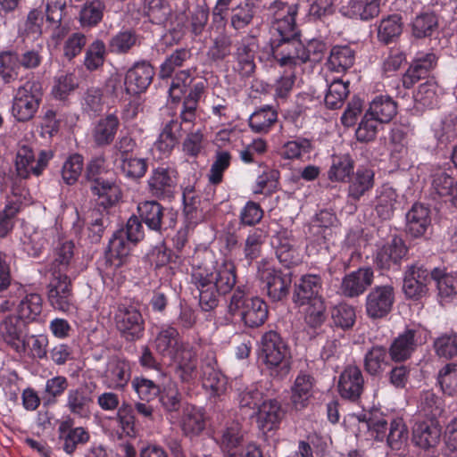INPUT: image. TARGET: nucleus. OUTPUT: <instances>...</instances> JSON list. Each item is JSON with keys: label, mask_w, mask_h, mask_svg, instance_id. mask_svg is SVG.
I'll list each match as a JSON object with an SVG mask.
<instances>
[{"label": "nucleus", "mask_w": 457, "mask_h": 457, "mask_svg": "<svg viewBox=\"0 0 457 457\" xmlns=\"http://www.w3.org/2000/svg\"><path fill=\"white\" fill-rule=\"evenodd\" d=\"M349 92V81L345 82L342 79H334L328 87L324 99L326 106L329 109L342 107Z\"/></svg>", "instance_id": "6e6d98bb"}, {"label": "nucleus", "mask_w": 457, "mask_h": 457, "mask_svg": "<svg viewBox=\"0 0 457 457\" xmlns=\"http://www.w3.org/2000/svg\"><path fill=\"white\" fill-rule=\"evenodd\" d=\"M191 282L198 290L201 309L210 312L218 306L221 295L235 287L236 269L232 264H224L215 270L197 267L193 269Z\"/></svg>", "instance_id": "f03ea898"}, {"label": "nucleus", "mask_w": 457, "mask_h": 457, "mask_svg": "<svg viewBox=\"0 0 457 457\" xmlns=\"http://www.w3.org/2000/svg\"><path fill=\"white\" fill-rule=\"evenodd\" d=\"M284 414L280 403L276 399L263 401L258 409V426L263 433L276 429Z\"/></svg>", "instance_id": "c85d7f7f"}, {"label": "nucleus", "mask_w": 457, "mask_h": 457, "mask_svg": "<svg viewBox=\"0 0 457 457\" xmlns=\"http://www.w3.org/2000/svg\"><path fill=\"white\" fill-rule=\"evenodd\" d=\"M84 168V158L79 154H71L62 167V178L67 185L75 184Z\"/></svg>", "instance_id": "69168bd1"}, {"label": "nucleus", "mask_w": 457, "mask_h": 457, "mask_svg": "<svg viewBox=\"0 0 457 457\" xmlns=\"http://www.w3.org/2000/svg\"><path fill=\"white\" fill-rule=\"evenodd\" d=\"M416 104L426 108H434L439 103V93L437 83L433 79H428L420 84L414 94Z\"/></svg>", "instance_id": "bf43d9fd"}, {"label": "nucleus", "mask_w": 457, "mask_h": 457, "mask_svg": "<svg viewBox=\"0 0 457 457\" xmlns=\"http://www.w3.org/2000/svg\"><path fill=\"white\" fill-rule=\"evenodd\" d=\"M373 278L371 268H359L344 277L340 287L341 292L346 297H357L372 284Z\"/></svg>", "instance_id": "5701e85b"}, {"label": "nucleus", "mask_w": 457, "mask_h": 457, "mask_svg": "<svg viewBox=\"0 0 457 457\" xmlns=\"http://www.w3.org/2000/svg\"><path fill=\"white\" fill-rule=\"evenodd\" d=\"M201 378L203 386L210 392L211 397H220L227 390V378L217 368V361L212 353L202 360Z\"/></svg>", "instance_id": "dca6fc26"}, {"label": "nucleus", "mask_w": 457, "mask_h": 457, "mask_svg": "<svg viewBox=\"0 0 457 457\" xmlns=\"http://www.w3.org/2000/svg\"><path fill=\"white\" fill-rule=\"evenodd\" d=\"M419 411L428 420H436L444 411L443 400L433 391H423L420 395Z\"/></svg>", "instance_id": "864d4df0"}, {"label": "nucleus", "mask_w": 457, "mask_h": 457, "mask_svg": "<svg viewBox=\"0 0 457 457\" xmlns=\"http://www.w3.org/2000/svg\"><path fill=\"white\" fill-rule=\"evenodd\" d=\"M398 195L393 187L384 185L378 191L374 202V211L382 220H390L395 212Z\"/></svg>", "instance_id": "72a5a7b5"}, {"label": "nucleus", "mask_w": 457, "mask_h": 457, "mask_svg": "<svg viewBox=\"0 0 457 457\" xmlns=\"http://www.w3.org/2000/svg\"><path fill=\"white\" fill-rule=\"evenodd\" d=\"M156 351L162 356L169 359H177L180 353L191 346L179 340L178 329L172 326L161 328L154 339Z\"/></svg>", "instance_id": "412c9836"}, {"label": "nucleus", "mask_w": 457, "mask_h": 457, "mask_svg": "<svg viewBox=\"0 0 457 457\" xmlns=\"http://www.w3.org/2000/svg\"><path fill=\"white\" fill-rule=\"evenodd\" d=\"M180 137L181 124L177 120H170L162 128L154 145L162 155L168 156Z\"/></svg>", "instance_id": "4c0bfd02"}, {"label": "nucleus", "mask_w": 457, "mask_h": 457, "mask_svg": "<svg viewBox=\"0 0 457 457\" xmlns=\"http://www.w3.org/2000/svg\"><path fill=\"white\" fill-rule=\"evenodd\" d=\"M159 401L164 411L174 418L178 415L180 409L187 403H183L182 395L176 386H169L161 391Z\"/></svg>", "instance_id": "052dcab7"}, {"label": "nucleus", "mask_w": 457, "mask_h": 457, "mask_svg": "<svg viewBox=\"0 0 457 457\" xmlns=\"http://www.w3.org/2000/svg\"><path fill=\"white\" fill-rule=\"evenodd\" d=\"M409 437L408 428L403 419L397 418L391 420L388 434L386 438L387 445L392 450H400Z\"/></svg>", "instance_id": "e2e57ef3"}, {"label": "nucleus", "mask_w": 457, "mask_h": 457, "mask_svg": "<svg viewBox=\"0 0 457 457\" xmlns=\"http://www.w3.org/2000/svg\"><path fill=\"white\" fill-rule=\"evenodd\" d=\"M43 300L40 295L28 294L18 305L19 316L23 320H35L41 313Z\"/></svg>", "instance_id": "0e129e2a"}, {"label": "nucleus", "mask_w": 457, "mask_h": 457, "mask_svg": "<svg viewBox=\"0 0 457 457\" xmlns=\"http://www.w3.org/2000/svg\"><path fill=\"white\" fill-rule=\"evenodd\" d=\"M270 11L273 17L270 40L271 56L281 67H295L301 63L302 49L301 31L295 22L298 7L275 1Z\"/></svg>", "instance_id": "f257e3e1"}, {"label": "nucleus", "mask_w": 457, "mask_h": 457, "mask_svg": "<svg viewBox=\"0 0 457 457\" xmlns=\"http://www.w3.org/2000/svg\"><path fill=\"white\" fill-rule=\"evenodd\" d=\"M430 209L423 204H414L406 213V232L412 237H423L431 226Z\"/></svg>", "instance_id": "a878e982"}, {"label": "nucleus", "mask_w": 457, "mask_h": 457, "mask_svg": "<svg viewBox=\"0 0 457 457\" xmlns=\"http://www.w3.org/2000/svg\"><path fill=\"white\" fill-rule=\"evenodd\" d=\"M192 59V52L187 47H179L167 54L159 69V77L162 79H170L178 69L186 67Z\"/></svg>", "instance_id": "c9c22d12"}, {"label": "nucleus", "mask_w": 457, "mask_h": 457, "mask_svg": "<svg viewBox=\"0 0 457 457\" xmlns=\"http://www.w3.org/2000/svg\"><path fill=\"white\" fill-rule=\"evenodd\" d=\"M375 186V171L360 166L348 179L347 200L356 204L368 195Z\"/></svg>", "instance_id": "4be33fe9"}, {"label": "nucleus", "mask_w": 457, "mask_h": 457, "mask_svg": "<svg viewBox=\"0 0 457 457\" xmlns=\"http://www.w3.org/2000/svg\"><path fill=\"white\" fill-rule=\"evenodd\" d=\"M328 62L337 71H346L354 62V51L347 46H334L330 51Z\"/></svg>", "instance_id": "680f3d73"}, {"label": "nucleus", "mask_w": 457, "mask_h": 457, "mask_svg": "<svg viewBox=\"0 0 457 457\" xmlns=\"http://www.w3.org/2000/svg\"><path fill=\"white\" fill-rule=\"evenodd\" d=\"M143 14L153 24H164L170 15V8L167 0H144Z\"/></svg>", "instance_id": "8fccbe9b"}, {"label": "nucleus", "mask_w": 457, "mask_h": 457, "mask_svg": "<svg viewBox=\"0 0 457 457\" xmlns=\"http://www.w3.org/2000/svg\"><path fill=\"white\" fill-rule=\"evenodd\" d=\"M138 218L150 231L162 235L168 228L174 226L172 217L166 220V210L156 201H145L137 205Z\"/></svg>", "instance_id": "ddd939ff"}, {"label": "nucleus", "mask_w": 457, "mask_h": 457, "mask_svg": "<svg viewBox=\"0 0 457 457\" xmlns=\"http://www.w3.org/2000/svg\"><path fill=\"white\" fill-rule=\"evenodd\" d=\"M49 159L48 154L41 151L36 160L32 149L23 145L16 154L15 168L17 175L21 179H28L30 174L39 176L46 167Z\"/></svg>", "instance_id": "aec40b11"}, {"label": "nucleus", "mask_w": 457, "mask_h": 457, "mask_svg": "<svg viewBox=\"0 0 457 457\" xmlns=\"http://www.w3.org/2000/svg\"><path fill=\"white\" fill-rule=\"evenodd\" d=\"M436 61L437 58L433 53L420 54L403 75V86L411 88L420 79L427 78L436 66Z\"/></svg>", "instance_id": "393cba45"}, {"label": "nucleus", "mask_w": 457, "mask_h": 457, "mask_svg": "<svg viewBox=\"0 0 457 457\" xmlns=\"http://www.w3.org/2000/svg\"><path fill=\"white\" fill-rule=\"evenodd\" d=\"M337 389L340 396L352 403H357L364 390V378L361 369L348 365L341 372Z\"/></svg>", "instance_id": "a211bd4d"}, {"label": "nucleus", "mask_w": 457, "mask_h": 457, "mask_svg": "<svg viewBox=\"0 0 457 457\" xmlns=\"http://www.w3.org/2000/svg\"><path fill=\"white\" fill-rule=\"evenodd\" d=\"M382 0H350L343 13L353 19L370 21L380 12Z\"/></svg>", "instance_id": "473e14b6"}, {"label": "nucleus", "mask_w": 457, "mask_h": 457, "mask_svg": "<svg viewBox=\"0 0 457 457\" xmlns=\"http://www.w3.org/2000/svg\"><path fill=\"white\" fill-rule=\"evenodd\" d=\"M408 253V247L402 238L395 237L377 250L375 264L380 270H397Z\"/></svg>", "instance_id": "6ab92c4d"}, {"label": "nucleus", "mask_w": 457, "mask_h": 457, "mask_svg": "<svg viewBox=\"0 0 457 457\" xmlns=\"http://www.w3.org/2000/svg\"><path fill=\"white\" fill-rule=\"evenodd\" d=\"M441 436V428L436 420H428L416 422L412 428V442L427 450L437 445Z\"/></svg>", "instance_id": "bb28decb"}, {"label": "nucleus", "mask_w": 457, "mask_h": 457, "mask_svg": "<svg viewBox=\"0 0 457 457\" xmlns=\"http://www.w3.org/2000/svg\"><path fill=\"white\" fill-rule=\"evenodd\" d=\"M114 322L120 337L127 342L140 339L145 331V320L139 310L132 305H119Z\"/></svg>", "instance_id": "6e6552de"}, {"label": "nucleus", "mask_w": 457, "mask_h": 457, "mask_svg": "<svg viewBox=\"0 0 457 457\" xmlns=\"http://www.w3.org/2000/svg\"><path fill=\"white\" fill-rule=\"evenodd\" d=\"M171 361H177L178 365L175 369L176 376L183 383H191L197 377L195 353L193 348L186 349L184 353H180L177 359Z\"/></svg>", "instance_id": "c03bdc74"}, {"label": "nucleus", "mask_w": 457, "mask_h": 457, "mask_svg": "<svg viewBox=\"0 0 457 457\" xmlns=\"http://www.w3.org/2000/svg\"><path fill=\"white\" fill-rule=\"evenodd\" d=\"M154 67L146 61L136 62L128 70L124 78V89L129 96L145 92L153 81Z\"/></svg>", "instance_id": "f3484780"}, {"label": "nucleus", "mask_w": 457, "mask_h": 457, "mask_svg": "<svg viewBox=\"0 0 457 457\" xmlns=\"http://www.w3.org/2000/svg\"><path fill=\"white\" fill-rule=\"evenodd\" d=\"M74 256V244L65 241L55 249L54 259L51 262L50 271L52 276L69 275L72 269Z\"/></svg>", "instance_id": "e433bc0d"}, {"label": "nucleus", "mask_w": 457, "mask_h": 457, "mask_svg": "<svg viewBox=\"0 0 457 457\" xmlns=\"http://www.w3.org/2000/svg\"><path fill=\"white\" fill-rule=\"evenodd\" d=\"M58 433L59 439L63 442L62 449L68 454H72L78 445L86 444L90 437L84 428H73V420L70 418L60 423Z\"/></svg>", "instance_id": "cd10ccee"}, {"label": "nucleus", "mask_w": 457, "mask_h": 457, "mask_svg": "<svg viewBox=\"0 0 457 457\" xmlns=\"http://www.w3.org/2000/svg\"><path fill=\"white\" fill-rule=\"evenodd\" d=\"M47 289L48 301L54 309L63 312L73 309V294L70 275L53 276Z\"/></svg>", "instance_id": "4468645a"}, {"label": "nucleus", "mask_w": 457, "mask_h": 457, "mask_svg": "<svg viewBox=\"0 0 457 457\" xmlns=\"http://www.w3.org/2000/svg\"><path fill=\"white\" fill-rule=\"evenodd\" d=\"M140 36L133 29L120 31L109 42L112 53L121 54L128 53L132 47L140 45Z\"/></svg>", "instance_id": "3c124183"}, {"label": "nucleus", "mask_w": 457, "mask_h": 457, "mask_svg": "<svg viewBox=\"0 0 457 457\" xmlns=\"http://www.w3.org/2000/svg\"><path fill=\"white\" fill-rule=\"evenodd\" d=\"M417 346L416 331L407 329L400 334L391 344L388 353L394 361H404L409 359Z\"/></svg>", "instance_id": "2f4dec72"}, {"label": "nucleus", "mask_w": 457, "mask_h": 457, "mask_svg": "<svg viewBox=\"0 0 457 457\" xmlns=\"http://www.w3.org/2000/svg\"><path fill=\"white\" fill-rule=\"evenodd\" d=\"M290 358L289 346L278 332L269 330L262 336L259 359L272 378L282 380L289 374Z\"/></svg>", "instance_id": "7ed1b4c3"}, {"label": "nucleus", "mask_w": 457, "mask_h": 457, "mask_svg": "<svg viewBox=\"0 0 457 457\" xmlns=\"http://www.w3.org/2000/svg\"><path fill=\"white\" fill-rule=\"evenodd\" d=\"M178 185V171L170 166H158L152 170L147 180L149 193L159 199L174 196Z\"/></svg>", "instance_id": "1a4fd4ad"}, {"label": "nucleus", "mask_w": 457, "mask_h": 457, "mask_svg": "<svg viewBox=\"0 0 457 457\" xmlns=\"http://www.w3.org/2000/svg\"><path fill=\"white\" fill-rule=\"evenodd\" d=\"M120 124V119L115 113H109L99 119L92 130L95 144L97 146L111 145L115 138Z\"/></svg>", "instance_id": "c756f323"}, {"label": "nucleus", "mask_w": 457, "mask_h": 457, "mask_svg": "<svg viewBox=\"0 0 457 457\" xmlns=\"http://www.w3.org/2000/svg\"><path fill=\"white\" fill-rule=\"evenodd\" d=\"M403 22L399 14H390L383 18L378 27V39L388 45L395 42L402 34Z\"/></svg>", "instance_id": "a19ab883"}, {"label": "nucleus", "mask_w": 457, "mask_h": 457, "mask_svg": "<svg viewBox=\"0 0 457 457\" xmlns=\"http://www.w3.org/2000/svg\"><path fill=\"white\" fill-rule=\"evenodd\" d=\"M433 280L431 270L422 264L414 263L407 267L403 290L407 298L418 300L427 294L428 284Z\"/></svg>", "instance_id": "9b49d317"}, {"label": "nucleus", "mask_w": 457, "mask_h": 457, "mask_svg": "<svg viewBox=\"0 0 457 457\" xmlns=\"http://www.w3.org/2000/svg\"><path fill=\"white\" fill-rule=\"evenodd\" d=\"M432 186L440 196H448L453 204H457V179L445 170H437L432 176Z\"/></svg>", "instance_id": "49530a36"}, {"label": "nucleus", "mask_w": 457, "mask_h": 457, "mask_svg": "<svg viewBox=\"0 0 457 457\" xmlns=\"http://www.w3.org/2000/svg\"><path fill=\"white\" fill-rule=\"evenodd\" d=\"M277 112L270 106L254 112L249 118V126L256 133H267L277 121Z\"/></svg>", "instance_id": "13d9d810"}, {"label": "nucleus", "mask_w": 457, "mask_h": 457, "mask_svg": "<svg viewBox=\"0 0 457 457\" xmlns=\"http://www.w3.org/2000/svg\"><path fill=\"white\" fill-rule=\"evenodd\" d=\"M257 47L256 38L249 35L243 37L235 44L234 71L243 79L251 77L255 71L254 58Z\"/></svg>", "instance_id": "f8f14e48"}, {"label": "nucleus", "mask_w": 457, "mask_h": 457, "mask_svg": "<svg viewBox=\"0 0 457 457\" xmlns=\"http://www.w3.org/2000/svg\"><path fill=\"white\" fill-rule=\"evenodd\" d=\"M228 313L239 317L245 327L258 328L268 319V305L260 297L250 296L245 285H238L232 292L228 306Z\"/></svg>", "instance_id": "39448f33"}, {"label": "nucleus", "mask_w": 457, "mask_h": 457, "mask_svg": "<svg viewBox=\"0 0 457 457\" xmlns=\"http://www.w3.org/2000/svg\"><path fill=\"white\" fill-rule=\"evenodd\" d=\"M180 428L187 436H199L205 428V420L202 411L187 403L183 407Z\"/></svg>", "instance_id": "f704fd0d"}, {"label": "nucleus", "mask_w": 457, "mask_h": 457, "mask_svg": "<svg viewBox=\"0 0 457 457\" xmlns=\"http://www.w3.org/2000/svg\"><path fill=\"white\" fill-rule=\"evenodd\" d=\"M85 178L90 190L97 196V204L104 210L113 206L120 197V190L104 156L93 157L86 165Z\"/></svg>", "instance_id": "20e7f679"}, {"label": "nucleus", "mask_w": 457, "mask_h": 457, "mask_svg": "<svg viewBox=\"0 0 457 457\" xmlns=\"http://www.w3.org/2000/svg\"><path fill=\"white\" fill-rule=\"evenodd\" d=\"M433 280L436 283L438 296L448 301L457 295V277L452 273L435 268L431 270Z\"/></svg>", "instance_id": "de8ad7c7"}, {"label": "nucleus", "mask_w": 457, "mask_h": 457, "mask_svg": "<svg viewBox=\"0 0 457 457\" xmlns=\"http://www.w3.org/2000/svg\"><path fill=\"white\" fill-rule=\"evenodd\" d=\"M42 85L37 80H29L19 87L13 97L12 114L19 122L30 120L42 101Z\"/></svg>", "instance_id": "0eeeda50"}, {"label": "nucleus", "mask_w": 457, "mask_h": 457, "mask_svg": "<svg viewBox=\"0 0 457 457\" xmlns=\"http://www.w3.org/2000/svg\"><path fill=\"white\" fill-rule=\"evenodd\" d=\"M394 302L395 291L392 286H377L366 296V314L373 320L386 318L392 311Z\"/></svg>", "instance_id": "9d476101"}, {"label": "nucleus", "mask_w": 457, "mask_h": 457, "mask_svg": "<svg viewBox=\"0 0 457 457\" xmlns=\"http://www.w3.org/2000/svg\"><path fill=\"white\" fill-rule=\"evenodd\" d=\"M437 28L438 19L432 12H421L411 21V32L416 38L431 37Z\"/></svg>", "instance_id": "09e8293b"}, {"label": "nucleus", "mask_w": 457, "mask_h": 457, "mask_svg": "<svg viewBox=\"0 0 457 457\" xmlns=\"http://www.w3.org/2000/svg\"><path fill=\"white\" fill-rule=\"evenodd\" d=\"M313 378L308 374H299L292 388L291 402L295 410H302L312 395Z\"/></svg>", "instance_id": "37998d69"}, {"label": "nucleus", "mask_w": 457, "mask_h": 457, "mask_svg": "<svg viewBox=\"0 0 457 457\" xmlns=\"http://www.w3.org/2000/svg\"><path fill=\"white\" fill-rule=\"evenodd\" d=\"M192 75V69H183L175 73L169 88L173 102L180 101L183 96L187 93L188 87L194 84L195 79Z\"/></svg>", "instance_id": "4d7b16f0"}, {"label": "nucleus", "mask_w": 457, "mask_h": 457, "mask_svg": "<svg viewBox=\"0 0 457 457\" xmlns=\"http://www.w3.org/2000/svg\"><path fill=\"white\" fill-rule=\"evenodd\" d=\"M354 160L349 154H333L328 172V179L333 182H345L354 172Z\"/></svg>", "instance_id": "ea45409f"}, {"label": "nucleus", "mask_w": 457, "mask_h": 457, "mask_svg": "<svg viewBox=\"0 0 457 457\" xmlns=\"http://www.w3.org/2000/svg\"><path fill=\"white\" fill-rule=\"evenodd\" d=\"M92 403V392L87 386L70 389L67 393L66 407L71 413L79 418L88 416Z\"/></svg>", "instance_id": "7c9ffc66"}, {"label": "nucleus", "mask_w": 457, "mask_h": 457, "mask_svg": "<svg viewBox=\"0 0 457 457\" xmlns=\"http://www.w3.org/2000/svg\"><path fill=\"white\" fill-rule=\"evenodd\" d=\"M26 324L23 319L18 316H9L0 324V331L5 341L18 353L26 351L25 331Z\"/></svg>", "instance_id": "b1692460"}, {"label": "nucleus", "mask_w": 457, "mask_h": 457, "mask_svg": "<svg viewBox=\"0 0 457 457\" xmlns=\"http://www.w3.org/2000/svg\"><path fill=\"white\" fill-rule=\"evenodd\" d=\"M105 374L114 388H123L130 379V364L125 359L112 357L107 363Z\"/></svg>", "instance_id": "58836bf2"}, {"label": "nucleus", "mask_w": 457, "mask_h": 457, "mask_svg": "<svg viewBox=\"0 0 457 457\" xmlns=\"http://www.w3.org/2000/svg\"><path fill=\"white\" fill-rule=\"evenodd\" d=\"M20 69L19 53L13 50L0 53V77L5 83L15 80Z\"/></svg>", "instance_id": "5fc2aeb1"}, {"label": "nucleus", "mask_w": 457, "mask_h": 457, "mask_svg": "<svg viewBox=\"0 0 457 457\" xmlns=\"http://www.w3.org/2000/svg\"><path fill=\"white\" fill-rule=\"evenodd\" d=\"M386 347L383 345H373L365 353L363 360L364 370L371 376H377L382 372L384 366L387 363Z\"/></svg>", "instance_id": "a18cd8bd"}, {"label": "nucleus", "mask_w": 457, "mask_h": 457, "mask_svg": "<svg viewBox=\"0 0 457 457\" xmlns=\"http://www.w3.org/2000/svg\"><path fill=\"white\" fill-rule=\"evenodd\" d=\"M337 223V218L334 212L322 210L313 218L311 223L312 231L326 239L331 234L332 227Z\"/></svg>", "instance_id": "338daca9"}, {"label": "nucleus", "mask_w": 457, "mask_h": 457, "mask_svg": "<svg viewBox=\"0 0 457 457\" xmlns=\"http://www.w3.org/2000/svg\"><path fill=\"white\" fill-rule=\"evenodd\" d=\"M367 112L378 122L387 123L397 113V104L390 96H379L370 103Z\"/></svg>", "instance_id": "79ce46f5"}, {"label": "nucleus", "mask_w": 457, "mask_h": 457, "mask_svg": "<svg viewBox=\"0 0 457 457\" xmlns=\"http://www.w3.org/2000/svg\"><path fill=\"white\" fill-rule=\"evenodd\" d=\"M257 277L271 302L284 301L289 295L293 277L291 270L263 264L258 267Z\"/></svg>", "instance_id": "423d86ee"}, {"label": "nucleus", "mask_w": 457, "mask_h": 457, "mask_svg": "<svg viewBox=\"0 0 457 457\" xmlns=\"http://www.w3.org/2000/svg\"><path fill=\"white\" fill-rule=\"evenodd\" d=\"M440 387L445 395H457V363H448L444 366L437 377Z\"/></svg>", "instance_id": "774afa93"}, {"label": "nucleus", "mask_w": 457, "mask_h": 457, "mask_svg": "<svg viewBox=\"0 0 457 457\" xmlns=\"http://www.w3.org/2000/svg\"><path fill=\"white\" fill-rule=\"evenodd\" d=\"M322 278L319 275L305 274L295 282L292 301L298 306L323 301Z\"/></svg>", "instance_id": "2eb2a0df"}, {"label": "nucleus", "mask_w": 457, "mask_h": 457, "mask_svg": "<svg viewBox=\"0 0 457 457\" xmlns=\"http://www.w3.org/2000/svg\"><path fill=\"white\" fill-rule=\"evenodd\" d=\"M278 240L276 256L284 269L290 270L291 267L298 265L301 257L293 242L287 237H279Z\"/></svg>", "instance_id": "603ef678"}]
</instances>
